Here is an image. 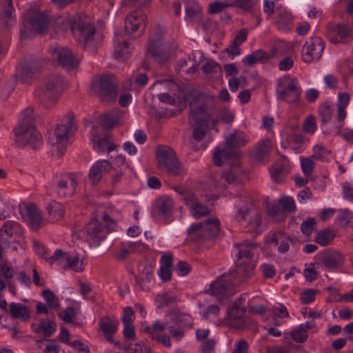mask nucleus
I'll use <instances>...</instances> for the list:
<instances>
[{
	"instance_id": "nucleus-1",
	"label": "nucleus",
	"mask_w": 353,
	"mask_h": 353,
	"mask_svg": "<svg viewBox=\"0 0 353 353\" xmlns=\"http://www.w3.org/2000/svg\"><path fill=\"white\" fill-rule=\"evenodd\" d=\"M15 145L19 148L29 145L32 149L39 150L43 145L41 134L34 125V116L32 108H26L14 129Z\"/></svg>"
},
{
	"instance_id": "nucleus-25",
	"label": "nucleus",
	"mask_w": 353,
	"mask_h": 353,
	"mask_svg": "<svg viewBox=\"0 0 353 353\" xmlns=\"http://www.w3.org/2000/svg\"><path fill=\"white\" fill-rule=\"evenodd\" d=\"M77 181L74 174H69L66 179H61L57 182L56 190L61 196H71L74 194Z\"/></svg>"
},
{
	"instance_id": "nucleus-51",
	"label": "nucleus",
	"mask_w": 353,
	"mask_h": 353,
	"mask_svg": "<svg viewBox=\"0 0 353 353\" xmlns=\"http://www.w3.org/2000/svg\"><path fill=\"white\" fill-rule=\"evenodd\" d=\"M313 153L314 159L323 161L330 156L331 152L322 145H316L313 148Z\"/></svg>"
},
{
	"instance_id": "nucleus-27",
	"label": "nucleus",
	"mask_w": 353,
	"mask_h": 353,
	"mask_svg": "<svg viewBox=\"0 0 353 353\" xmlns=\"http://www.w3.org/2000/svg\"><path fill=\"white\" fill-rule=\"evenodd\" d=\"M210 290L212 295L216 296L219 299H222L225 296L232 295L231 284L223 276L219 278L216 281L212 282L210 285Z\"/></svg>"
},
{
	"instance_id": "nucleus-59",
	"label": "nucleus",
	"mask_w": 353,
	"mask_h": 353,
	"mask_svg": "<svg viewBox=\"0 0 353 353\" xmlns=\"http://www.w3.org/2000/svg\"><path fill=\"white\" fill-rule=\"evenodd\" d=\"M77 313L73 307H68L63 312L59 314V317L65 322L69 323L72 322L73 319L75 318Z\"/></svg>"
},
{
	"instance_id": "nucleus-11",
	"label": "nucleus",
	"mask_w": 353,
	"mask_h": 353,
	"mask_svg": "<svg viewBox=\"0 0 353 353\" xmlns=\"http://www.w3.org/2000/svg\"><path fill=\"white\" fill-rule=\"evenodd\" d=\"M177 46L174 41L171 45L163 42L160 39L150 41L147 48L146 57H151L158 63H164L176 50Z\"/></svg>"
},
{
	"instance_id": "nucleus-13",
	"label": "nucleus",
	"mask_w": 353,
	"mask_h": 353,
	"mask_svg": "<svg viewBox=\"0 0 353 353\" xmlns=\"http://www.w3.org/2000/svg\"><path fill=\"white\" fill-rule=\"evenodd\" d=\"M301 90L295 79H290L277 85L276 94L280 100L294 103L299 100Z\"/></svg>"
},
{
	"instance_id": "nucleus-2",
	"label": "nucleus",
	"mask_w": 353,
	"mask_h": 353,
	"mask_svg": "<svg viewBox=\"0 0 353 353\" xmlns=\"http://www.w3.org/2000/svg\"><path fill=\"white\" fill-rule=\"evenodd\" d=\"M71 31L77 43L90 52H94L103 43V34L85 17L74 18Z\"/></svg>"
},
{
	"instance_id": "nucleus-9",
	"label": "nucleus",
	"mask_w": 353,
	"mask_h": 353,
	"mask_svg": "<svg viewBox=\"0 0 353 353\" xmlns=\"http://www.w3.org/2000/svg\"><path fill=\"white\" fill-rule=\"evenodd\" d=\"M92 88L103 101L114 100L117 97L115 78L110 74H103L93 79Z\"/></svg>"
},
{
	"instance_id": "nucleus-7",
	"label": "nucleus",
	"mask_w": 353,
	"mask_h": 353,
	"mask_svg": "<svg viewBox=\"0 0 353 353\" xmlns=\"http://www.w3.org/2000/svg\"><path fill=\"white\" fill-rule=\"evenodd\" d=\"M235 247L238 250L236 266L239 272H243L247 276L252 275L256 263L255 258L256 244L247 240L236 244Z\"/></svg>"
},
{
	"instance_id": "nucleus-16",
	"label": "nucleus",
	"mask_w": 353,
	"mask_h": 353,
	"mask_svg": "<svg viewBox=\"0 0 353 353\" xmlns=\"http://www.w3.org/2000/svg\"><path fill=\"white\" fill-rule=\"evenodd\" d=\"M324 50V43L319 37H313L307 41L302 49L303 60L305 63L319 60Z\"/></svg>"
},
{
	"instance_id": "nucleus-64",
	"label": "nucleus",
	"mask_w": 353,
	"mask_h": 353,
	"mask_svg": "<svg viewBox=\"0 0 353 353\" xmlns=\"http://www.w3.org/2000/svg\"><path fill=\"white\" fill-rule=\"evenodd\" d=\"M216 345V341L213 339L203 341L200 348L202 353H211Z\"/></svg>"
},
{
	"instance_id": "nucleus-19",
	"label": "nucleus",
	"mask_w": 353,
	"mask_h": 353,
	"mask_svg": "<svg viewBox=\"0 0 353 353\" xmlns=\"http://www.w3.org/2000/svg\"><path fill=\"white\" fill-rule=\"evenodd\" d=\"M245 307L241 303L234 302L232 307L228 309V321L229 325L236 329H243L247 326L244 317Z\"/></svg>"
},
{
	"instance_id": "nucleus-37",
	"label": "nucleus",
	"mask_w": 353,
	"mask_h": 353,
	"mask_svg": "<svg viewBox=\"0 0 353 353\" xmlns=\"http://www.w3.org/2000/svg\"><path fill=\"white\" fill-rule=\"evenodd\" d=\"M154 268L151 265H142L139 268V273L135 276L137 284L143 287L145 283L151 281L153 277Z\"/></svg>"
},
{
	"instance_id": "nucleus-56",
	"label": "nucleus",
	"mask_w": 353,
	"mask_h": 353,
	"mask_svg": "<svg viewBox=\"0 0 353 353\" xmlns=\"http://www.w3.org/2000/svg\"><path fill=\"white\" fill-rule=\"evenodd\" d=\"M42 294L50 307L57 309L59 307V304L56 299L54 294L50 290H43Z\"/></svg>"
},
{
	"instance_id": "nucleus-62",
	"label": "nucleus",
	"mask_w": 353,
	"mask_h": 353,
	"mask_svg": "<svg viewBox=\"0 0 353 353\" xmlns=\"http://www.w3.org/2000/svg\"><path fill=\"white\" fill-rule=\"evenodd\" d=\"M257 1L258 0H234L232 3L233 6H236L245 10H250L256 4Z\"/></svg>"
},
{
	"instance_id": "nucleus-31",
	"label": "nucleus",
	"mask_w": 353,
	"mask_h": 353,
	"mask_svg": "<svg viewBox=\"0 0 353 353\" xmlns=\"http://www.w3.org/2000/svg\"><path fill=\"white\" fill-rule=\"evenodd\" d=\"M10 312L13 319H19L26 321L30 317V308L21 303H11L10 304Z\"/></svg>"
},
{
	"instance_id": "nucleus-8",
	"label": "nucleus",
	"mask_w": 353,
	"mask_h": 353,
	"mask_svg": "<svg viewBox=\"0 0 353 353\" xmlns=\"http://www.w3.org/2000/svg\"><path fill=\"white\" fill-rule=\"evenodd\" d=\"M219 225L217 219H209L191 225L188 233L198 242L214 241L220 233Z\"/></svg>"
},
{
	"instance_id": "nucleus-4",
	"label": "nucleus",
	"mask_w": 353,
	"mask_h": 353,
	"mask_svg": "<svg viewBox=\"0 0 353 353\" xmlns=\"http://www.w3.org/2000/svg\"><path fill=\"white\" fill-rule=\"evenodd\" d=\"M248 140L242 131L234 130L232 133L225 137V144L226 148L222 150H216L214 152V163L221 166L224 161L236 160L239 158L240 154L236 150L247 143Z\"/></svg>"
},
{
	"instance_id": "nucleus-44",
	"label": "nucleus",
	"mask_w": 353,
	"mask_h": 353,
	"mask_svg": "<svg viewBox=\"0 0 353 353\" xmlns=\"http://www.w3.org/2000/svg\"><path fill=\"white\" fill-rule=\"evenodd\" d=\"M172 321L174 324L178 327H192L193 322L190 315L187 314H176L173 319Z\"/></svg>"
},
{
	"instance_id": "nucleus-47",
	"label": "nucleus",
	"mask_w": 353,
	"mask_h": 353,
	"mask_svg": "<svg viewBox=\"0 0 353 353\" xmlns=\"http://www.w3.org/2000/svg\"><path fill=\"white\" fill-rule=\"evenodd\" d=\"M214 118L225 123H231L234 120V114L226 108H223L216 112L215 110Z\"/></svg>"
},
{
	"instance_id": "nucleus-6",
	"label": "nucleus",
	"mask_w": 353,
	"mask_h": 353,
	"mask_svg": "<svg viewBox=\"0 0 353 353\" xmlns=\"http://www.w3.org/2000/svg\"><path fill=\"white\" fill-rule=\"evenodd\" d=\"M63 88V79L57 74L48 77L43 88L36 90L38 102L46 109H50L58 101V95Z\"/></svg>"
},
{
	"instance_id": "nucleus-58",
	"label": "nucleus",
	"mask_w": 353,
	"mask_h": 353,
	"mask_svg": "<svg viewBox=\"0 0 353 353\" xmlns=\"http://www.w3.org/2000/svg\"><path fill=\"white\" fill-rule=\"evenodd\" d=\"M261 221H262L261 216H260L259 214H255L254 216H253L249 222L250 230L252 232H255L256 234L261 232Z\"/></svg>"
},
{
	"instance_id": "nucleus-23",
	"label": "nucleus",
	"mask_w": 353,
	"mask_h": 353,
	"mask_svg": "<svg viewBox=\"0 0 353 353\" xmlns=\"http://www.w3.org/2000/svg\"><path fill=\"white\" fill-rule=\"evenodd\" d=\"M112 165L108 160H99L96 161L91 167L89 172V179L94 185L97 184L101 179L104 174L108 173Z\"/></svg>"
},
{
	"instance_id": "nucleus-61",
	"label": "nucleus",
	"mask_w": 353,
	"mask_h": 353,
	"mask_svg": "<svg viewBox=\"0 0 353 353\" xmlns=\"http://www.w3.org/2000/svg\"><path fill=\"white\" fill-rule=\"evenodd\" d=\"M252 56L254 57L255 63H264L268 62L272 55L269 54L263 50H259L252 52Z\"/></svg>"
},
{
	"instance_id": "nucleus-21",
	"label": "nucleus",
	"mask_w": 353,
	"mask_h": 353,
	"mask_svg": "<svg viewBox=\"0 0 353 353\" xmlns=\"http://www.w3.org/2000/svg\"><path fill=\"white\" fill-rule=\"evenodd\" d=\"M174 209V202L168 196H161L157 199L152 205V213L154 216L161 217L170 216Z\"/></svg>"
},
{
	"instance_id": "nucleus-28",
	"label": "nucleus",
	"mask_w": 353,
	"mask_h": 353,
	"mask_svg": "<svg viewBox=\"0 0 353 353\" xmlns=\"http://www.w3.org/2000/svg\"><path fill=\"white\" fill-rule=\"evenodd\" d=\"M114 43L115 58L122 61L128 59L130 55L128 41L123 39L119 34L116 33Z\"/></svg>"
},
{
	"instance_id": "nucleus-46",
	"label": "nucleus",
	"mask_w": 353,
	"mask_h": 353,
	"mask_svg": "<svg viewBox=\"0 0 353 353\" xmlns=\"http://www.w3.org/2000/svg\"><path fill=\"white\" fill-rule=\"evenodd\" d=\"M190 209L192 214V216L196 219H199L210 213V210L207 206L199 203V201L195 203V205H193Z\"/></svg>"
},
{
	"instance_id": "nucleus-39",
	"label": "nucleus",
	"mask_w": 353,
	"mask_h": 353,
	"mask_svg": "<svg viewBox=\"0 0 353 353\" xmlns=\"http://www.w3.org/2000/svg\"><path fill=\"white\" fill-rule=\"evenodd\" d=\"M119 117L114 112L104 113L100 115L99 123L101 127L110 129L114 128L118 123Z\"/></svg>"
},
{
	"instance_id": "nucleus-20",
	"label": "nucleus",
	"mask_w": 353,
	"mask_h": 353,
	"mask_svg": "<svg viewBox=\"0 0 353 353\" xmlns=\"http://www.w3.org/2000/svg\"><path fill=\"white\" fill-rule=\"evenodd\" d=\"M39 73V68L32 63H24L19 65L14 74L17 81L21 83H31Z\"/></svg>"
},
{
	"instance_id": "nucleus-63",
	"label": "nucleus",
	"mask_w": 353,
	"mask_h": 353,
	"mask_svg": "<svg viewBox=\"0 0 353 353\" xmlns=\"http://www.w3.org/2000/svg\"><path fill=\"white\" fill-rule=\"evenodd\" d=\"M317 290H307L301 293V300L304 304H308L314 301Z\"/></svg>"
},
{
	"instance_id": "nucleus-52",
	"label": "nucleus",
	"mask_w": 353,
	"mask_h": 353,
	"mask_svg": "<svg viewBox=\"0 0 353 353\" xmlns=\"http://www.w3.org/2000/svg\"><path fill=\"white\" fill-rule=\"evenodd\" d=\"M292 20V15L288 12H281L277 17L278 28L282 29L288 26Z\"/></svg>"
},
{
	"instance_id": "nucleus-36",
	"label": "nucleus",
	"mask_w": 353,
	"mask_h": 353,
	"mask_svg": "<svg viewBox=\"0 0 353 353\" xmlns=\"http://www.w3.org/2000/svg\"><path fill=\"white\" fill-rule=\"evenodd\" d=\"M70 256L69 253L58 249L54 252L52 256L46 257L45 259L50 264L56 263L58 265L61 266L62 269L65 270V265L69 261Z\"/></svg>"
},
{
	"instance_id": "nucleus-41",
	"label": "nucleus",
	"mask_w": 353,
	"mask_h": 353,
	"mask_svg": "<svg viewBox=\"0 0 353 353\" xmlns=\"http://www.w3.org/2000/svg\"><path fill=\"white\" fill-rule=\"evenodd\" d=\"M271 241L275 243L276 245H278V250L281 253H285L289 250V243L288 241L292 242V240L290 237L283 235H274L272 237Z\"/></svg>"
},
{
	"instance_id": "nucleus-34",
	"label": "nucleus",
	"mask_w": 353,
	"mask_h": 353,
	"mask_svg": "<svg viewBox=\"0 0 353 353\" xmlns=\"http://www.w3.org/2000/svg\"><path fill=\"white\" fill-rule=\"evenodd\" d=\"M202 70L210 78L220 79L222 77L221 65L213 60H209L203 64Z\"/></svg>"
},
{
	"instance_id": "nucleus-10",
	"label": "nucleus",
	"mask_w": 353,
	"mask_h": 353,
	"mask_svg": "<svg viewBox=\"0 0 353 353\" xmlns=\"http://www.w3.org/2000/svg\"><path fill=\"white\" fill-rule=\"evenodd\" d=\"M156 158L160 169H163L168 174L174 176H176L180 173L181 170V164L172 148L165 145L158 146Z\"/></svg>"
},
{
	"instance_id": "nucleus-15",
	"label": "nucleus",
	"mask_w": 353,
	"mask_h": 353,
	"mask_svg": "<svg viewBox=\"0 0 353 353\" xmlns=\"http://www.w3.org/2000/svg\"><path fill=\"white\" fill-rule=\"evenodd\" d=\"M319 264L327 270H339L344 265L345 259L341 252L327 249L319 254Z\"/></svg>"
},
{
	"instance_id": "nucleus-5",
	"label": "nucleus",
	"mask_w": 353,
	"mask_h": 353,
	"mask_svg": "<svg viewBox=\"0 0 353 353\" xmlns=\"http://www.w3.org/2000/svg\"><path fill=\"white\" fill-rule=\"evenodd\" d=\"M77 129L72 112L64 116L54 132L48 137V143L56 148L57 154L61 156L65 151L69 137Z\"/></svg>"
},
{
	"instance_id": "nucleus-32",
	"label": "nucleus",
	"mask_w": 353,
	"mask_h": 353,
	"mask_svg": "<svg viewBox=\"0 0 353 353\" xmlns=\"http://www.w3.org/2000/svg\"><path fill=\"white\" fill-rule=\"evenodd\" d=\"M46 210L49 219L52 222L60 220L63 216L65 210L63 205L55 201L50 202L46 206Z\"/></svg>"
},
{
	"instance_id": "nucleus-54",
	"label": "nucleus",
	"mask_w": 353,
	"mask_h": 353,
	"mask_svg": "<svg viewBox=\"0 0 353 353\" xmlns=\"http://www.w3.org/2000/svg\"><path fill=\"white\" fill-rule=\"evenodd\" d=\"M352 213L348 210H341L337 216V224L343 227L347 225L352 219Z\"/></svg>"
},
{
	"instance_id": "nucleus-50",
	"label": "nucleus",
	"mask_w": 353,
	"mask_h": 353,
	"mask_svg": "<svg viewBox=\"0 0 353 353\" xmlns=\"http://www.w3.org/2000/svg\"><path fill=\"white\" fill-rule=\"evenodd\" d=\"M165 325H166L160 320H157L154 321L152 327H145V330L150 334L151 339L154 340L155 336H157L156 332H163L165 328Z\"/></svg>"
},
{
	"instance_id": "nucleus-40",
	"label": "nucleus",
	"mask_w": 353,
	"mask_h": 353,
	"mask_svg": "<svg viewBox=\"0 0 353 353\" xmlns=\"http://www.w3.org/2000/svg\"><path fill=\"white\" fill-rule=\"evenodd\" d=\"M185 9L187 19H193L200 17L201 8L196 1L193 0L185 1Z\"/></svg>"
},
{
	"instance_id": "nucleus-38",
	"label": "nucleus",
	"mask_w": 353,
	"mask_h": 353,
	"mask_svg": "<svg viewBox=\"0 0 353 353\" xmlns=\"http://www.w3.org/2000/svg\"><path fill=\"white\" fill-rule=\"evenodd\" d=\"M34 332H43L46 337L50 336L56 331V323L50 319H42L38 326L34 329Z\"/></svg>"
},
{
	"instance_id": "nucleus-55",
	"label": "nucleus",
	"mask_w": 353,
	"mask_h": 353,
	"mask_svg": "<svg viewBox=\"0 0 353 353\" xmlns=\"http://www.w3.org/2000/svg\"><path fill=\"white\" fill-rule=\"evenodd\" d=\"M68 269L76 272H81L83 270V261H79L77 256L71 257V256H70L69 261L65 265V270Z\"/></svg>"
},
{
	"instance_id": "nucleus-3",
	"label": "nucleus",
	"mask_w": 353,
	"mask_h": 353,
	"mask_svg": "<svg viewBox=\"0 0 353 353\" xmlns=\"http://www.w3.org/2000/svg\"><path fill=\"white\" fill-rule=\"evenodd\" d=\"M215 107L208 104H203L192 109L189 113V121L193 128V138L196 141H201L209 129L211 124L214 128L219 120L214 118Z\"/></svg>"
},
{
	"instance_id": "nucleus-29",
	"label": "nucleus",
	"mask_w": 353,
	"mask_h": 353,
	"mask_svg": "<svg viewBox=\"0 0 353 353\" xmlns=\"http://www.w3.org/2000/svg\"><path fill=\"white\" fill-rule=\"evenodd\" d=\"M243 170L237 165H233L221 172V178L228 183H236L241 181Z\"/></svg>"
},
{
	"instance_id": "nucleus-17",
	"label": "nucleus",
	"mask_w": 353,
	"mask_h": 353,
	"mask_svg": "<svg viewBox=\"0 0 353 353\" xmlns=\"http://www.w3.org/2000/svg\"><path fill=\"white\" fill-rule=\"evenodd\" d=\"M146 15L141 10L132 11L125 17V30L127 34H132L138 32L140 37L145 28Z\"/></svg>"
},
{
	"instance_id": "nucleus-12",
	"label": "nucleus",
	"mask_w": 353,
	"mask_h": 353,
	"mask_svg": "<svg viewBox=\"0 0 353 353\" xmlns=\"http://www.w3.org/2000/svg\"><path fill=\"white\" fill-rule=\"evenodd\" d=\"M49 22V17L46 14H33L21 30V39H26L33 37L35 34H43L48 29Z\"/></svg>"
},
{
	"instance_id": "nucleus-30",
	"label": "nucleus",
	"mask_w": 353,
	"mask_h": 353,
	"mask_svg": "<svg viewBox=\"0 0 353 353\" xmlns=\"http://www.w3.org/2000/svg\"><path fill=\"white\" fill-rule=\"evenodd\" d=\"M99 330L104 335L114 334L117 330L118 321L116 318L108 315L101 316L99 320Z\"/></svg>"
},
{
	"instance_id": "nucleus-42",
	"label": "nucleus",
	"mask_w": 353,
	"mask_h": 353,
	"mask_svg": "<svg viewBox=\"0 0 353 353\" xmlns=\"http://www.w3.org/2000/svg\"><path fill=\"white\" fill-rule=\"evenodd\" d=\"M175 190L182 196L183 200L190 208L199 201L195 194L188 188L178 187Z\"/></svg>"
},
{
	"instance_id": "nucleus-45",
	"label": "nucleus",
	"mask_w": 353,
	"mask_h": 353,
	"mask_svg": "<svg viewBox=\"0 0 353 353\" xmlns=\"http://www.w3.org/2000/svg\"><path fill=\"white\" fill-rule=\"evenodd\" d=\"M15 223L12 221L6 222L0 229V243L6 242L12 236V230Z\"/></svg>"
},
{
	"instance_id": "nucleus-18",
	"label": "nucleus",
	"mask_w": 353,
	"mask_h": 353,
	"mask_svg": "<svg viewBox=\"0 0 353 353\" xmlns=\"http://www.w3.org/2000/svg\"><path fill=\"white\" fill-rule=\"evenodd\" d=\"M50 52L59 64L68 70H74L79 65V59L67 48L55 46L50 48Z\"/></svg>"
},
{
	"instance_id": "nucleus-60",
	"label": "nucleus",
	"mask_w": 353,
	"mask_h": 353,
	"mask_svg": "<svg viewBox=\"0 0 353 353\" xmlns=\"http://www.w3.org/2000/svg\"><path fill=\"white\" fill-rule=\"evenodd\" d=\"M270 312L273 318H285L289 316L287 308L282 304L272 307Z\"/></svg>"
},
{
	"instance_id": "nucleus-57",
	"label": "nucleus",
	"mask_w": 353,
	"mask_h": 353,
	"mask_svg": "<svg viewBox=\"0 0 353 353\" xmlns=\"http://www.w3.org/2000/svg\"><path fill=\"white\" fill-rule=\"evenodd\" d=\"M302 171L304 174L310 176L314 170V163L311 158H303L301 161Z\"/></svg>"
},
{
	"instance_id": "nucleus-43",
	"label": "nucleus",
	"mask_w": 353,
	"mask_h": 353,
	"mask_svg": "<svg viewBox=\"0 0 353 353\" xmlns=\"http://www.w3.org/2000/svg\"><path fill=\"white\" fill-rule=\"evenodd\" d=\"M319 112L321 123L323 125H326L332 117L333 110L331 105L327 102H325L319 106Z\"/></svg>"
},
{
	"instance_id": "nucleus-48",
	"label": "nucleus",
	"mask_w": 353,
	"mask_h": 353,
	"mask_svg": "<svg viewBox=\"0 0 353 353\" xmlns=\"http://www.w3.org/2000/svg\"><path fill=\"white\" fill-rule=\"evenodd\" d=\"M316 224V221L315 218L310 217L307 218L305 221H304L300 226V230L301 232L305 236H310L313 232L314 226Z\"/></svg>"
},
{
	"instance_id": "nucleus-24",
	"label": "nucleus",
	"mask_w": 353,
	"mask_h": 353,
	"mask_svg": "<svg viewBox=\"0 0 353 353\" xmlns=\"http://www.w3.org/2000/svg\"><path fill=\"white\" fill-rule=\"evenodd\" d=\"M327 36L333 43H345L351 37V30L347 25L338 24L329 30Z\"/></svg>"
},
{
	"instance_id": "nucleus-26",
	"label": "nucleus",
	"mask_w": 353,
	"mask_h": 353,
	"mask_svg": "<svg viewBox=\"0 0 353 353\" xmlns=\"http://www.w3.org/2000/svg\"><path fill=\"white\" fill-rule=\"evenodd\" d=\"M26 221L33 230H38L41 227L42 214L34 204L26 206Z\"/></svg>"
},
{
	"instance_id": "nucleus-53",
	"label": "nucleus",
	"mask_w": 353,
	"mask_h": 353,
	"mask_svg": "<svg viewBox=\"0 0 353 353\" xmlns=\"http://www.w3.org/2000/svg\"><path fill=\"white\" fill-rule=\"evenodd\" d=\"M279 204L283 209L288 212H294L296 205L292 197L288 196H283L279 199Z\"/></svg>"
},
{
	"instance_id": "nucleus-22",
	"label": "nucleus",
	"mask_w": 353,
	"mask_h": 353,
	"mask_svg": "<svg viewBox=\"0 0 353 353\" xmlns=\"http://www.w3.org/2000/svg\"><path fill=\"white\" fill-rule=\"evenodd\" d=\"M272 150V144L270 139H263L259 141L250 150L252 159L258 163L265 161Z\"/></svg>"
},
{
	"instance_id": "nucleus-14",
	"label": "nucleus",
	"mask_w": 353,
	"mask_h": 353,
	"mask_svg": "<svg viewBox=\"0 0 353 353\" xmlns=\"http://www.w3.org/2000/svg\"><path fill=\"white\" fill-rule=\"evenodd\" d=\"M85 230L88 241L99 245L108 234L109 227L94 217L87 223Z\"/></svg>"
},
{
	"instance_id": "nucleus-35",
	"label": "nucleus",
	"mask_w": 353,
	"mask_h": 353,
	"mask_svg": "<svg viewBox=\"0 0 353 353\" xmlns=\"http://www.w3.org/2000/svg\"><path fill=\"white\" fill-rule=\"evenodd\" d=\"M184 101L190 108V110L196 109L197 106L205 104L203 101V94L197 90H192L184 96Z\"/></svg>"
},
{
	"instance_id": "nucleus-33",
	"label": "nucleus",
	"mask_w": 353,
	"mask_h": 353,
	"mask_svg": "<svg viewBox=\"0 0 353 353\" xmlns=\"http://www.w3.org/2000/svg\"><path fill=\"white\" fill-rule=\"evenodd\" d=\"M336 236L335 232L330 228L319 230L316 232L314 241L321 246H327L332 242Z\"/></svg>"
},
{
	"instance_id": "nucleus-49",
	"label": "nucleus",
	"mask_w": 353,
	"mask_h": 353,
	"mask_svg": "<svg viewBox=\"0 0 353 353\" xmlns=\"http://www.w3.org/2000/svg\"><path fill=\"white\" fill-rule=\"evenodd\" d=\"M230 6H233V3L228 1H214L209 4V12L210 14H216L223 11Z\"/></svg>"
}]
</instances>
